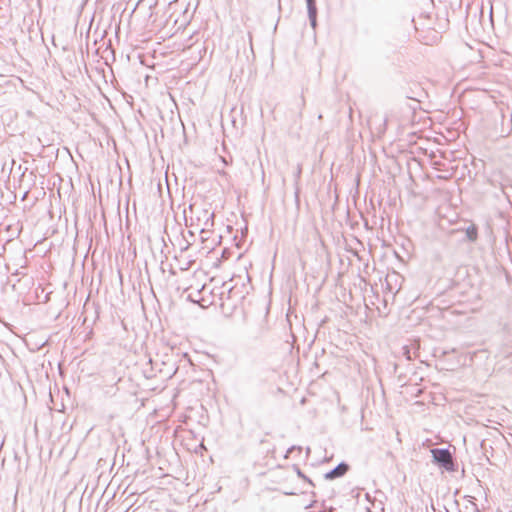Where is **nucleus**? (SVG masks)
Returning a JSON list of instances; mask_svg holds the SVG:
<instances>
[{
	"label": "nucleus",
	"instance_id": "f257e3e1",
	"mask_svg": "<svg viewBox=\"0 0 512 512\" xmlns=\"http://www.w3.org/2000/svg\"><path fill=\"white\" fill-rule=\"evenodd\" d=\"M434 460L450 469L453 465L451 453L447 449H433L431 451Z\"/></svg>",
	"mask_w": 512,
	"mask_h": 512
},
{
	"label": "nucleus",
	"instance_id": "f03ea898",
	"mask_svg": "<svg viewBox=\"0 0 512 512\" xmlns=\"http://www.w3.org/2000/svg\"><path fill=\"white\" fill-rule=\"evenodd\" d=\"M348 470V466L346 464H339L335 469L327 474L329 478H336L344 475Z\"/></svg>",
	"mask_w": 512,
	"mask_h": 512
},
{
	"label": "nucleus",
	"instance_id": "7ed1b4c3",
	"mask_svg": "<svg viewBox=\"0 0 512 512\" xmlns=\"http://www.w3.org/2000/svg\"><path fill=\"white\" fill-rule=\"evenodd\" d=\"M466 234L469 240L475 241L478 236L477 227L475 225H471L466 229Z\"/></svg>",
	"mask_w": 512,
	"mask_h": 512
}]
</instances>
